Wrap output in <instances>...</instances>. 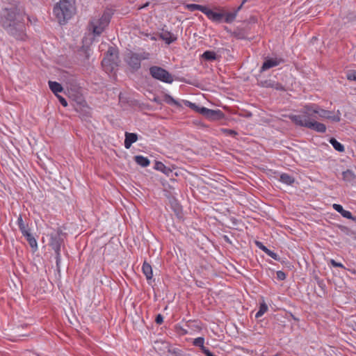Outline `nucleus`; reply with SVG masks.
<instances>
[{
  "label": "nucleus",
  "mask_w": 356,
  "mask_h": 356,
  "mask_svg": "<svg viewBox=\"0 0 356 356\" xmlns=\"http://www.w3.org/2000/svg\"><path fill=\"white\" fill-rule=\"evenodd\" d=\"M26 14L23 9L17 6L6 7L0 13V24L6 32L18 40H25Z\"/></svg>",
  "instance_id": "nucleus-1"
},
{
  "label": "nucleus",
  "mask_w": 356,
  "mask_h": 356,
  "mask_svg": "<svg viewBox=\"0 0 356 356\" xmlns=\"http://www.w3.org/2000/svg\"><path fill=\"white\" fill-rule=\"evenodd\" d=\"M76 7L74 0H59L53 8V14L60 24H65L75 14Z\"/></svg>",
  "instance_id": "nucleus-2"
},
{
  "label": "nucleus",
  "mask_w": 356,
  "mask_h": 356,
  "mask_svg": "<svg viewBox=\"0 0 356 356\" xmlns=\"http://www.w3.org/2000/svg\"><path fill=\"white\" fill-rule=\"evenodd\" d=\"M302 114L295 115L291 117V120L297 125L305 127L319 133H324L326 131V127L324 124L316 122L318 118L316 115H308L304 113Z\"/></svg>",
  "instance_id": "nucleus-3"
},
{
  "label": "nucleus",
  "mask_w": 356,
  "mask_h": 356,
  "mask_svg": "<svg viewBox=\"0 0 356 356\" xmlns=\"http://www.w3.org/2000/svg\"><path fill=\"white\" fill-rule=\"evenodd\" d=\"M304 113L308 115H316L318 118L327 119L332 122H339L341 120V113L339 111L337 112L330 111L321 108L316 104H307L304 106Z\"/></svg>",
  "instance_id": "nucleus-4"
},
{
  "label": "nucleus",
  "mask_w": 356,
  "mask_h": 356,
  "mask_svg": "<svg viewBox=\"0 0 356 356\" xmlns=\"http://www.w3.org/2000/svg\"><path fill=\"white\" fill-rule=\"evenodd\" d=\"M111 19V14L110 11H105L100 19H93L90 22L88 25L89 31H92L94 35H99L108 25Z\"/></svg>",
  "instance_id": "nucleus-5"
},
{
  "label": "nucleus",
  "mask_w": 356,
  "mask_h": 356,
  "mask_svg": "<svg viewBox=\"0 0 356 356\" xmlns=\"http://www.w3.org/2000/svg\"><path fill=\"white\" fill-rule=\"evenodd\" d=\"M185 104L210 120H216L224 118L223 113L220 110H212L204 106H199L189 101H186Z\"/></svg>",
  "instance_id": "nucleus-6"
},
{
  "label": "nucleus",
  "mask_w": 356,
  "mask_h": 356,
  "mask_svg": "<svg viewBox=\"0 0 356 356\" xmlns=\"http://www.w3.org/2000/svg\"><path fill=\"white\" fill-rule=\"evenodd\" d=\"M149 54L148 53L136 54L134 52H129L125 56V62L133 70H138L140 67V63L143 60L149 58Z\"/></svg>",
  "instance_id": "nucleus-7"
},
{
  "label": "nucleus",
  "mask_w": 356,
  "mask_h": 356,
  "mask_svg": "<svg viewBox=\"0 0 356 356\" xmlns=\"http://www.w3.org/2000/svg\"><path fill=\"white\" fill-rule=\"evenodd\" d=\"M149 74L154 79L163 83H172L173 82L172 76L167 70L161 67L152 66L149 68Z\"/></svg>",
  "instance_id": "nucleus-8"
},
{
  "label": "nucleus",
  "mask_w": 356,
  "mask_h": 356,
  "mask_svg": "<svg viewBox=\"0 0 356 356\" xmlns=\"http://www.w3.org/2000/svg\"><path fill=\"white\" fill-rule=\"evenodd\" d=\"M65 233L60 229L50 235L49 245L54 250L55 253L60 252V247L64 242Z\"/></svg>",
  "instance_id": "nucleus-9"
},
{
  "label": "nucleus",
  "mask_w": 356,
  "mask_h": 356,
  "mask_svg": "<svg viewBox=\"0 0 356 356\" xmlns=\"http://www.w3.org/2000/svg\"><path fill=\"white\" fill-rule=\"evenodd\" d=\"M283 60L280 58H267L263 63L261 67V72L266 71L270 68L276 67L280 63H283Z\"/></svg>",
  "instance_id": "nucleus-10"
},
{
  "label": "nucleus",
  "mask_w": 356,
  "mask_h": 356,
  "mask_svg": "<svg viewBox=\"0 0 356 356\" xmlns=\"http://www.w3.org/2000/svg\"><path fill=\"white\" fill-rule=\"evenodd\" d=\"M204 14L207 15V17L213 22H220L223 15L219 13H216L209 8L206 7Z\"/></svg>",
  "instance_id": "nucleus-11"
},
{
  "label": "nucleus",
  "mask_w": 356,
  "mask_h": 356,
  "mask_svg": "<svg viewBox=\"0 0 356 356\" xmlns=\"http://www.w3.org/2000/svg\"><path fill=\"white\" fill-rule=\"evenodd\" d=\"M138 140V135L134 133H125L124 147L126 149H129L133 143Z\"/></svg>",
  "instance_id": "nucleus-12"
},
{
  "label": "nucleus",
  "mask_w": 356,
  "mask_h": 356,
  "mask_svg": "<svg viewBox=\"0 0 356 356\" xmlns=\"http://www.w3.org/2000/svg\"><path fill=\"white\" fill-rule=\"evenodd\" d=\"M160 37L163 40H164L165 42V43H167L168 44L176 41L177 39V36L175 34H173L169 31H163L160 34Z\"/></svg>",
  "instance_id": "nucleus-13"
},
{
  "label": "nucleus",
  "mask_w": 356,
  "mask_h": 356,
  "mask_svg": "<svg viewBox=\"0 0 356 356\" xmlns=\"http://www.w3.org/2000/svg\"><path fill=\"white\" fill-rule=\"evenodd\" d=\"M333 209L339 212L343 218L347 219H352L353 215L350 211L343 209L341 204H334L332 205Z\"/></svg>",
  "instance_id": "nucleus-14"
},
{
  "label": "nucleus",
  "mask_w": 356,
  "mask_h": 356,
  "mask_svg": "<svg viewBox=\"0 0 356 356\" xmlns=\"http://www.w3.org/2000/svg\"><path fill=\"white\" fill-rule=\"evenodd\" d=\"M108 56H111V48L109 47L107 51V57L104 58L102 61V65L104 70L109 73L111 72V60L108 58Z\"/></svg>",
  "instance_id": "nucleus-15"
},
{
  "label": "nucleus",
  "mask_w": 356,
  "mask_h": 356,
  "mask_svg": "<svg viewBox=\"0 0 356 356\" xmlns=\"http://www.w3.org/2000/svg\"><path fill=\"white\" fill-rule=\"evenodd\" d=\"M17 225L19 228V230L21 231L22 235L25 234L26 233L30 232V229L29 227V225L27 223H25L23 220L22 215H19L17 218Z\"/></svg>",
  "instance_id": "nucleus-16"
},
{
  "label": "nucleus",
  "mask_w": 356,
  "mask_h": 356,
  "mask_svg": "<svg viewBox=\"0 0 356 356\" xmlns=\"http://www.w3.org/2000/svg\"><path fill=\"white\" fill-rule=\"evenodd\" d=\"M142 270L147 280H151L153 277L152 268L151 265L147 261H144Z\"/></svg>",
  "instance_id": "nucleus-17"
},
{
  "label": "nucleus",
  "mask_w": 356,
  "mask_h": 356,
  "mask_svg": "<svg viewBox=\"0 0 356 356\" xmlns=\"http://www.w3.org/2000/svg\"><path fill=\"white\" fill-rule=\"evenodd\" d=\"M262 86L266 88H275L277 90H284V86L282 84L271 80L265 81L264 83H262Z\"/></svg>",
  "instance_id": "nucleus-18"
},
{
  "label": "nucleus",
  "mask_w": 356,
  "mask_h": 356,
  "mask_svg": "<svg viewBox=\"0 0 356 356\" xmlns=\"http://www.w3.org/2000/svg\"><path fill=\"white\" fill-rule=\"evenodd\" d=\"M23 236L26 238V241H28V243H29V245L31 247V248L33 250H36L38 248L37 241L35 238V237L30 233V232L26 233Z\"/></svg>",
  "instance_id": "nucleus-19"
},
{
  "label": "nucleus",
  "mask_w": 356,
  "mask_h": 356,
  "mask_svg": "<svg viewBox=\"0 0 356 356\" xmlns=\"http://www.w3.org/2000/svg\"><path fill=\"white\" fill-rule=\"evenodd\" d=\"M49 86L52 92L54 93L56 95H58V93L63 90V88L62 87L61 84L56 81H49Z\"/></svg>",
  "instance_id": "nucleus-20"
},
{
  "label": "nucleus",
  "mask_w": 356,
  "mask_h": 356,
  "mask_svg": "<svg viewBox=\"0 0 356 356\" xmlns=\"http://www.w3.org/2000/svg\"><path fill=\"white\" fill-rule=\"evenodd\" d=\"M134 161L138 165L142 167H147L150 163L149 160L147 157H145L142 155H137L134 156Z\"/></svg>",
  "instance_id": "nucleus-21"
},
{
  "label": "nucleus",
  "mask_w": 356,
  "mask_h": 356,
  "mask_svg": "<svg viewBox=\"0 0 356 356\" xmlns=\"http://www.w3.org/2000/svg\"><path fill=\"white\" fill-rule=\"evenodd\" d=\"M343 179L348 182H353L355 180L356 176L350 170L343 171L342 173Z\"/></svg>",
  "instance_id": "nucleus-22"
},
{
  "label": "nucleus",
  "mask_w": 356,
  "mask_h": 356,
  "mask_svg": "<svg viewBox=\"0 0 356 356\" xmlns=\"http://www.w3.org/2000/svg\"><path fill=\"white\" fill-rule=\"evenodd\" d=\"M155 168L159 171H161L162 172L167 175H169L170 173H172V170L169 168H167L161 162H156L155 165Z\"/></svg>",
  "instance_id": "nucleus-23"
},
{
  "label": "nucleus",
  "mask_w": 356,
  "mask_h": 356,
  "mask_svg": "<svg viewBox=\"0 0 356 356\" xmlns=\"http://www.w3.org/2000/svg\"><path fill=\"white\" fill-rule=\"evenodd\" d=\"M330 143H331V145L333 146V147L338 152H344L345 150V148H344V146L341 143H339V141H337L335 138H332L330 140Z\"/></svg>",
  "instance_id": "nucleus-24"
},
{
  "label": "nucleus",
  "mask_w": 356,
  "mask_h": 356,
  "mask_svg": "<svg viewBox=\"0 0 356 356\" xmlns=\"http://www.w3.org/2000/svg\"><path fill=\"white\" fill-rule=\"evenodd\" d=\"M280 180L282 183L288 184V185H291L294 182V178L292 176H291L286 173L282 174L280 175Z\"/></svg>",
  "instance_id": "nucleus-25"
},
{
  "label": "nucleus",
  "mask_w": 356,
  "mask_h": 356,
  "mask_svg": "<svg viewBox=\"0 0 356 356\" xmlns=\"http://www.w3.org/2000/svg\"><path fill=\"white\" fill-rule=\"evenodd\" d=\"M202 58L206 60L212 61L217 59V55L214 51H206L202 54Z\"/></svg>",
  "instance_id": "nucleus-26"
},
{
  "label": "nucleus",
  "mask_w": 356,
  "mask_h": 356,
  "mask_svg": "<svg viewBox=\"0 0 356 356\" xmlns=\"http://www.w3.org/2000/svg\"><path fill=\"white\" fill-rule=\"evenodd\" d=\"M268 310V306L265 302L261 303L258 312L255 314V318L261 317Z\"/></svg>",
  "instance_id": "nucleus-27"
},
{
  "label": "nucleus",
  "mask_w": 356,
  "mask_h": 356,
  "mask_svg": "<svg viewBox=\"0 0 356 356\" xmlns=\"http://www.w3.org/2000/svg\"><path fill=\"white\" fill-rule=\"evenodd\" d=\"M187 8L191 11L200 10L202 13H204V10L206 8V6H202V5L192 3V4L187 5Z\"/></svg>",
  "instance_id": "nucleus-28"
},
{
  "label": "nucleus",
  "mask_w": 356,
  "mask_h": 356,
  "mask_svg": "<svg viewBox=\"0 0 356 356\" xmlns=\"http://www.w3.org/2000/svg\"><path fill=\"white\" fill-rule=\"evenodd\" d=\"M238 10H238V9H237V10H236L235 12H234V13H227V14L225 15V22H226L227 23H231V22H232L235 19V18H236V15H237V13H238Z\"/></svg>",
  "instance_id": "nucleus-29"
},
{
  "label": "nucleus",
  "mask_w": 356,
  "mask_h": 356,
  "mask_svg": "<svg viewBox=\"0 0 356 356\" xmlns=\"http://www.w3.org/2000/svg\"><path fill=\"white\" fill-rule=\"evenodd\" d=\"M193 345L195 346H197V347H200L201 350L205 348V346H204V338L203 337H197V338H195L194 340H193Z\"/></svg>",
  "instance_id": "nucleus-30"
},
{
  "label": "nucleus",
  "mask_w": 356,
  "mask_h": 356,
  "mask_svg": "<svg viewBox=\"0 0 356 356\" xmlns=\"http://www.w3.org/2000/svg\"><path fill=\"white\" fill-rule=\"evenodd\" d=\"M56 254V268H57V270L58 272H60V261H61V255H60V252H57V253H55Z\"/></svg>",
  "instance_id": "nucleus-31"
},
{
  "label": "nucleus",
  "mask_w": 356,
  "mask_h": 356,
  "mask_svg": "<svg viewBox=\"0 0 356 356\" xmlns=\"http://www.w3.org/2000/svg\"><path fill=\"white\" fill-rule=\"evenodd\" d=\"M266 250V253L270 256L271 258L274 259L275 260H279L280 257L278 254L270 250L268 248H265Z\"/></svg>",
  "instance_id": "nucleus-32"
},
{
  "label": "nucleus",
  "mask_w": 356,
  "mask_h": 356,
  "mask_svg": "<svg viewBox=\"0 0 356 356\" xmlns=\"http://www.w3.org/2000/svg\"><path fill=\"white\" fill-rule=\"evenodd\" d=\"M221 131L227 136H236L237 135L236 131L232 129H222Z\"/></svg>",
  "instance_id": "nucleus-33"
},
{
  "label": "nucleus",
  "mask_w": 356,
  "mask_h": 356,
  "mask_svg": "<svg viewBox=\"0 0 356 356\" xmlns=\"http://www.w3.org/2000/svg\"><path fill=\"white\" fill-rule=\"evenodd\" d=\"M346 76L348 80L356 81V71H350L347 73Z\"/></svg>",
  "instance_id": "nucleus-34"
},
{
  "label": "nucleus",
  "mask_w": 356,
  "mask_h": 356,
  "mask_svg": "<svg viewBox=\"0 0 356 356\" xmlns=\"http://www.w3.org/2000/svg\"><path fill=\"white\" fill-rule=\"evenodd\" d=\"M330 263L334 267H339V268H345L344 266L341 263L337 262V261H336L334 259H330Z\"/></svg>",
  "instance_id": "nucleus-35"
},
{
  "label": "nucleus",
  "mask_w": 356,
  "mask_h": 356,
  "mask_svg": "<svg viewBox=\"0 0 356 356\" xmlns=\"http://www.w3.org/2000/svg\"><path fill=\"white\" fill-rule=\"evenodd\" d=\"M57 98L58 99L60 103L64 106L66 107L67 106V100L60 95H56Z\"/></svg>",
  "instance_id": "nucleus-36"
},
{
  "label": "nucleus",
  "mask_w": 356,
  "mask_h": 356,
  "mask_svg": "<svg viewBox=\"0 0 356 356\" xmlns=\"http://www.w3.org/2000/svg\"><path fill=\"white\" fill-rule=\"evenodd\" d=\"M277 277L280 280H284L286 278V274L283 271L279 270L277 272Z\"/></svg>",
  "instance_id": "nucleus-37"
},
{
  "label": "nucleus",
  "mask_w": 356,
  "mask_h": 356,
  "mask_svg": "<svg viewBox=\"0 0 356 356\" xmlns=\"http://www.w3.org/2000/svg\"><path fill=\"white\" fill-rule=\"evenodd\" d=\"M155 321L157 324L160 325L163 322V317L161 314H158L156 316Z\"/></svg>",
  "instance_id": "nucleus-38"
},
{
  "label": "nucleus",
  "mask_w": 356,
  "mask_h": 356,
  "mask_svg": "<svg viewBox=\"0 0 356 356\" xmlns=\"http://www.w3.org/2000/svg\"><path fill=\"white\" fill-rule=\"evenodd\" d=\"M202 351L206 356H216L206 347Z\"/></svg>",
  "instance_id": "nucleus-39"
},
{
  "label": "nucleus",
  "mask_w": 356,
  "mask_h": 356,
  "mask_svg": "<svg viewBox=\"0 0 356 356\" xmlns=\"http://www.w3.org/2000/svg\"><path fill=\"white\" fill-rule=\"evenodd\" d=\"M257 246L261 249L265 253H266V250L265 248H267L266 246H264L260 242H257Z\"/></svg>",
  "instance_id": "nucleus-40"
},
{
  "label": "nucleus",
  "mask_w": 356,
  "mask_h": 356,
  "mask_svg": "<svg viewBox=\"0 0 356 356\" xmlns=\"http://www.w3.org/2000/svg\"><path fill=\"white\" fill-rule=\"evenodd\" d=\"M317 284L322 289H323L325 286V284H324V282H323V281L322 280L318 279L317 280Z\"/></svg>",
  "instance_id": "nucleus-41"
},
{
  "label": "nucleus",
  "mask_w": 356,
  "mask_h": 356,
  "mask_svg": "<svg viewBox=\"0 0 356 356\" xmlns=\"http://www.w3.org/2000/svg\"><path fill=\"white\" fill-rule=\"evenodd\" d=\"M148 5H149V3L147 2L145 4H144L143 6H140L139 8V9H142V8H146Z\"/></svg>",
  "instance_id": "nucleus-42"
},
{
  "label": "nucleus",
  "mask_w": 356,
  "mask_h": 356,
  "mask_svg": "<svg viewBox=\"0 0 356 356\" xmlns=\"http://www.w3.org/2000/svg\"><path fill=\"white\" fill-rule=\"evenodd\" d=\"M246 1H247V0H243L242 3H241V6L238 8V10H240V9L241 8V7H242L243 4L245 2H246Z\"/></svg>",
  "instance_id": "nucleus-43"
},
{
  "label": "nucleus",
  "mask_w": 356,
  "mask_h": 356,
  "mask_svg": "<svg viewBox=\"0 0 356 356\" xmlns=\"http://www.w3.org/2000/svg\"><path fill=\"white\" fill-rule=\"evenodd\" d=\"M112 54H113V55L114 54V49H113Z\"/></svg>",
  "instance_id": "nucleus-44"
}]
</instances>
